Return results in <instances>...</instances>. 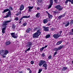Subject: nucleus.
Masks as SVG:
<instances>
[{
    "mask_svg": "<svg viewBox=\"0 0 73 73\" xmlns=\"http://www.w3.org/2000/svg\"><path fill=\"white\" fill-rule=\"evenodd\" d=\"M44 63H45L44 64ZM45 63H46V62L44 60H40V62H39V63H38V65L40 67H41L42 65H43V67H44L45 70H46L47 69V64Z\"/></svg>",
    "mask_w": 73,
    "mask_h": 73,
    "instance_id": "obj_1",
    "label": "nucleus"
},
{
    "mask_svg": "<svg viewBox=\"0 0 73 73\" xmlns=\"http://www.w3.org/2000/svg\"><path fill=\"white\" fill-rule=\"evenodd\" d=\"M41 32L40 31V30H38L33 35V37L34 38H36L37 37H38L41 35Z\"/></svg>",
    "mask_w": 73,
    "mask_h": 73,
    "instance_id": "obj_2",
    "label": "nucleus"
},
{
    "mask_svg": "<svg viewBox=\"0 0 73 73\" xmlns=\"http://www.w3.org/2000/svg\"><path fill=\"white\" fill-rule=\"evenodd\" d=\"M11 21H3L2 24V26H4L6 27H8V25L10 23Z\"/></svg>",
    "mask_w": 73,
    "mask_h": 73,
    "instance_id": "obj_3",
    "label": "nucleus"
},
{
    "mask_svg": "<svg viewBox=\"0 0 73 73\" xmlns=\"http://www.w3.org/2000/svg\"><path fill=\"white\" fill-rule=\"evenodd\" d=\"M11 35L12 37L14 38H17V36H18L17 34H15V33H11Z\"/></svg>",
    "mask_w": 73,
    "mask_h": 73,
    "instance_id": "obj_4",
    "label": "nucleus"
},
{
    "mask_svg": "<svg viewBox=\"0 0 73 73\" xmlns=\"http://www.w3.org/2000/svg\"><path fill=\"white\" fill-rule=\"evenodd\" d=\"M55 8L57 9H58L59 11H61L63 9V8H61V6L60 5H56L55 7Z\"/></svg>",
    "mask_w": 73,
    "mask_h": 73,
    "instance_id": "obj_5",
    "label": "nucleus"
},
{
    "mask_svg": "<svg viewBox=\"0 0 73 73\" xmlns=\"http://www.w3.org/2000/svg\"><path fill=\"white\" fill-rule=\"evenodd\" d=\"M50 4L49 5V6L48 7V9H49L52 7V5L53 3V0H49Z\"/></svg>",
    "mask_w": 73,
    "mask_h": 73,
    "instance_id": "obj_6",
    "label": "nucleus"
},
{
    "mask_svg": "<svg viewBox=\"0 0 73 73\" xmlns=\"http://www.w3.org/2000/svg\"><path fill=\"white\" fill-rule=\"evenodd\" d=\"M53 37L55 38L56 39H57L59 37H60V35H59V34L58 33H57L56 34H54Z\"/></svg>",
    "mask_w": 73,
    "mask_h": 73,
    "instance_id": "obj_7",
    "label": "nucleus"
},
{
    "mask_svg": "<svg viewBox=\"0 0 73 73\" xmlns=\"http://www.w3.org/2000/svg\"><path fill=\"white\" fill-rule=\"evenodd\" d=\"M11 16V10H9L7 13V15H6V16L4 17V18H8V17H9Z\"/></svg>",
    "mask_w": 73,
    "mask_h": 73,
    "instance_id": "obj_8",
    "label": "nucleus"
},
{
    "mask_svg": "<svg viewBox=\"0 0 73 73\" xmlns=\"http://www.w3.org/2000/svg\"><path fill=\"white\" fill-rule=\"evenodd\" d=\"M43 28V30L45 32H48V31H49V27H45V26H43L42 27Z\"/></svg>",
    "mask_w": 73,
    "mask_h": 73,
    "instance_id": "obj_9",
    "label": "nucleus"
},
{
    "mask_svg": "<svg viewBox=\"0 0 73 73\" xmlns=\"http://www.w3.org/2000/svg\"><path fill=\"white\" fill-rule=\"evenodd\" d=\"M2 27H4L1 29L2 33H3V34H4V33H5V31L6 30V28H7V27H6V26H2Z\"/></svg>",
    "mask_w": 73,
    "mask_h": 73,
    "instance_id": "obj_10",
    "label": "nucleus"
},
{
    "mask_svg": "<svg viewBox=\"0 0 73 73\" xmlns=\"http://www.w3.org/2000/svg\"><path fill=\"white\" fill-rule=\"evenodd\" d=\"M28 11L29 12H31V10L33 9V8H34V6H29L28 7Z\"/></svg>",
    "mask_w": 73,
    "mask_h": 73,
    "instance_id": "obj_11",
    "label": "nucleus"
},
{
    "mask_svg": "<svg viewBox=\"0 0 73 73\" xmlns=\"http://www.w3.org/2000/svg\"><path fill=\"white\" fill-rule=\"evenodd\" d=\"M24 9V5H22L19 8L20 10V11H22V10H23V9Z\"/></svg>",
    "mask_w": 73,
    "mask_h": 73,
    "instance_id": "obj_12",
    "label": "nucleus"
},
{
    "mask_svg": "<svg viewBox=\"0 0 73 73\" xmlns=\"http://www.w3.org/2000/svg\"><path fill=\"white\" fill-rule=\"evenodd\" d=\"M4 53V50H2L0 51V55L1 56H2L3 55Z\"/></svg>",
    "mask_w": 73,
    "mask_h": 73,
    "instance_id": "obj_13",
    "label": "nucleus"
},
{
    "mask_svg": "<svg viewBox=\"0 0 73 73\" xmlns=\"http://www.w3.org/2000/svg\"><path fill=\"white\" fill-rule=\"evenodd\" d=\"M70 24V23L69 21H68L66 23H65V25H64L65 27H68V26H69Z\"/></svg>",
    "mask_w": 73,
    "mask_h": 73,
    "instance_id": "obj_14",
    "label": "nucleus"
},
{
    "mask_svg": "<svg viewBox=\"0 0 73 73\" xmlns=\"http://www.w3.org/2000/svg\"><path fill=\"white\" fill-rule=\"evenodd\" d=\"M11 42L9 41H7L5 42V45L6 46L9 45L11 44Z\"/></svg>",
    "mask_w": 73,
    "mask_h": 73,
    "instance_id": "obj_15",
    "label": "nucleus"
},
{
    "mask_svg": "<svg viewBox=\"0 0 73 73\" xmlns=\"http://www.w3.org/2000/svg\"><path fill=\"white\" fill-rule=\"evenodd\" d=\"M68 68L67 67H63L62 68V72H63L64 71H65V70H66Z\"/></svg>",
    "mask_w": 73,
    "mask_h": 73,
    "instance_id": "obj_16",
    "label": "nucleus"
},
{
    "mask_svg": "<svg viewBox=\"0 0 73 73\" xmlns=\"http://www.w3.org/2000/svg\"><path fill=\"white\" fill-rule=\"evenodd\" d=\"M35 16L37 18H39L40 16V14L39 13H37L36 14Z\"/></svg>",
    "mask_w": 73,
    "mask_h": 73,
    "instance_id": "obj_17",
    "label": "nucleus"
},
{
    "mask_svg": "<svg viewBox=\"0 0 73 73\" xmlns=\"http://www.w3.org/2000/svg\"><path fill=\"white\" fill-rule=\"evenodd\" d=\"M42 0H37L36 3L37 4H39V3H42Z\"/></svg>",
    "mask_w": 73,
    "mask_h": 73,
    "instance_id": "obj_18",
    "label": "nucleus"
},
{
    "mask_svg": "<svg viewBox=\"0 0 73 73\" xmlns=\"http://www.w3.org/2000/svg\"><path fill=\"white\" fill-rule=\"evenodd\" d=\"M31 17V16L30 15H29L28 16H23L22 17L23 19H27V18H30Z\"/></svg>",
    "mask_w": 73,
    "mask_h": 73,
    "instance_id": "obj_19",
    "label": "nucleus"
},
{
    "mask_svg": "<svg viewBox=\"0 0 73 73\" xmlns=\"http://www.w3.org/2000/svg\"><path fill=\"white\" fill-rule=\"evenodd\" d=\"M11 11V10L9 9H6L4 10L3 13H5V12H8V11Z\"/></svg>",
    "mask_w": 73,
    "mask_h": 73,
    "instance_id": "obj_20",
    "label": "nucleus"
},
{
    "mask_svg": "<svg viewBox=\"0 0 73 73\" xmlns=\"http://www.w3.org/2000/svg\"><path fill=\"white\" fill-rule=\"evenodd\" d=\"M48 20L45 19L43 20V23L44 24H46V23H48Z\"/></svg>",
    "mask_w": 73,
    "mask_h": 73,
    "instance_id": "obj_21",
    "label": "nucleus"
},
{
    "mask_svg": "<svg viewBox=\"0 0 73 73\" xmlns=\"http://www.w3.org/2000/svg\"><path fill=\"white\" fill-rule=\"evenodd\" d=\"M27 46H32V42H29V43L27 44Z\"/></svg>",
    "mask_w": 73,
    "mask_h": 73,
    "instance_id": "obj_22",
    "label": "nucleus"
},
{
    "mask_svg": "<svg viewBox=\"0 0 73 73\" xmlns=\"http://www.w3.org/2000/svg\"><path fill=\"white\" fill-rule=\"evenodd\" d=\"M15 28H16V26H15V24L13 25L11 27V29H15Z\"/></svg>",
    "mask_w": 73,
    "mask_h": 73,
    "instance_id": "obj_23",
    "label": "nucleus"
},
{
    "mask_svg": "<svg viewBox=\"0 0 73 73\" xmlns=\"http://www.w3.org/2000/svg\"><path fill=\"white\" fill-rule=\"evenodd\" d=\"M50 37V35L49 34H48L46 35L45 36L46 38H49Z\"/></svg>",
    "mask_w": 73,
    "mask_h": 73,
    "instance_id": "obj_24",
    "label": "nucleus"
},
{
    "mask_svg": "<svg viewBox=\"0 0 73 73\" xmlns=\"http://www.w3.org/2000/svg\"><path fill=\"white\" fill-rule=\"evenodd\" d=\"M48 17L50 19H52V17H53V16L52 15H50L49 14V15H48Z\"/></svg>",
    "mask_w": 73,
    "mask_h": 73,
    "instance_id": "obj_25",
    "label": "nucleus"
},
{
    "mask_svg": "<svg viewBox=\"0 0 73 73\" xmlns=\"http://www.w3.org/2000/svg\"><path fill=\"white\" fill-rule=\"evenodd\" d=\"M30 31H31V28H29L26 30V32H27V33H29Z\"/></svg>",
    "mask_w": 73,
    "mask_h": 73,
    "instance_id": "obj_26",
    "label": "nucleus"
},
{
    "mask_svg": "<svg viewBox=\"0 0 73 73\" xmlns=\"http://www.w3.org/2000/svg\"><path fill=\"white\" fill-rule=\"evenodd\" d=\"M62 41H58L57 42L56 44L57 45H60V44H61L62 43Z\"/></svg>",
    "mask_w": 73,
    "mask_h": 73,
    "instance_id": "obj_27",
    "label": "nucleus"
},
{
    "mask_svg": "<svg viewBox=\"0 0 73 73\" xmlns=\"http://www.w3.org/2000/svg\"><path fill=\"white\" fill-rule=\"evenodd\" d=\"M73 24V19L71 20H70V25H72Z\"/></svg>",
    "mask_w": 73,
    "mask_h": 73,
    "instance_id": "obj_28",
    "label": "nucleus"
},
{
    "mask_svg": "<svg viewBox=\"0 0 73 73\" xmlns=\"http://www.w3.org/2000/svg\"><path fill=\"white\" fill-rule=\"evenodd\" d=\"M64 46V45H60V46L59 47H58L59 50H60L62 48V47Z\"/></svg>",
    "mask_w": 73,
    "mask_h": 73,
    "instance_id": "obj_29",
    "label": "nucleus"
},
{
    "mask_svg": "<svg viewBox=\"0 0 73 73\" xmlns=\"http://www.w3.org/2000/svg\"><path fill=\"white\" fill-rule=\"evenodd\" d=\"M59 50L58 48H55L54 49V51H57L58 50Z\"/></svg>",
    "mask_w": 73,
    "mask_h": 73,
    "instance_id": "obj_30",
    "label": "nucleus"
},
{
    "mask_svg": "<svg viewBox=\"0 0 73 73\" xmlns=\"http://www.w3.org/2000/svg\"><path fill=\"white\" fill-rule=\"evenodd\" d=\"M66 12H65L63 14L61 15V16H62V17H65V16L66 15Z\"/></svg>",
    "mask_w": 73,
    "mask_h": 73,
    "instance_id": "obj_31",
    "label": "nucleus"
},
{
    "mask_svg": "<svg viewBox=\"0 0 73 73\" xmlns=\"http://www.w3.org/2000/svg\"><path fill=\"white\" fill-rule=\"evenodd\" d=\"M14 20L15 21H18L19 20V18L18 17H16L14 19Z\"/></svg>",
    "mask_w": 73,
    "mask_h": 73,
    "instance_id": "obj_32",
    "label": "nucleus"
},
{
    "mask_svg": "<svg viewBox=\"0 0 73 73\" xmlns=\"http://www.w3.org/2000/svg\"><path fill=\"white\" fill-rule=\"evenodd\" d=\"M62 17V15H61L58 17V18L59 20H61V19Z\"/></svg>",
    "mask_w": 73,
    "mask_h": 73,
    "instance_id": "obj_33",
    "label": "nucleus"
},
{
    "mask_svg": "<svg viewBox=\"0 0 73 73\" xmlns=\"http://www.w3.org/2000/svg\"><path fill=\"white\" fill-rule=\"evenodd\" d=\"M42 70V69H39V71L38 72V73H40L41 72V71Z\"/></svg>",
    "mask_w": 73,
    "mask_h": 73,
    "instance_id": "obj_34",
    "label": "nucleus"
},
{
    "mask_svg": "<svg viewBox=\"0 0 73 73\" xmlns=\"http://www.w3.org/2000/svg\"><path fill=\"white\" fill-rule=\"evenodd\" d=\"M44 47H42V48H40V52H42L44 50Z\"/></svg>",
    "mask_w": 73,
    "mask_h": 73,
    "instance_id": "obj_35",
    "label": "nucleus"
},
{
    "mask_svg": "<svg viewBox=\"0 0 73 73\" xmlns=\"http://www.w3.org/2000/svg\"><path fill=\"white\" fill-rule=\"evenodd\" d=\"M69 2H71L72 4H73V0H69Z\"/></svg>",
    "mask_w": 73,
    "mask_h": 73,
    "instance_id": "obj_36",
    "label": "nucleus"
},
{
    "mask_svg": "<svg viewBox=\"0 0 73 73\" xmlns=\"http://www.w3.org/2000/svg\"><path fill=\"white\" fill-rule=\"evenodd\" d=\"M9 10H11V11H12V10H13V8H12V7H9Z\"/></svg>",
    "mask_w": 73,
    "mask_h": 73,
    "instance_id": "obj_37",
    "label": "nucleus"
},
{
    "mask_svg": "<svg viewBox=\"0 0 73 73\" xmlns=\"http://www.w3.org/2000/svg\"><path fill=\"white\" fill-rule=\"evenodd\" d=\"M54 3H56V4H57V3H58L57 1H58V0H54Z\"/></svg>",
    "mask_w": 73,
    "mask_h": 73,
    "instance_id": "obj_38",
    "label": "nucleus"
},
{
    "mask_svg": "<svg viewBox=\"0 0 73 73\" xmlns=\"http://www.w3.org/2000/svg\"><path fill=\"white\" fill-rule=\"evenodd\" d=\"M57 52H54V54L53 55V57H54V56H55V55H56V54H57Z\"/></svg>",
    "mask_w": 73,
    "mask_h": 73,
    "instance_id": "obj_39",
    "label": "nucleus"
},
{
    "mask_svg": "<svg viewBox=\"0 0 73 73\" xmlns=\"http://www.w3.org/2000/svg\"><path fill=\"white\" fill-rule=\"evenodd\" d=\"M54 29H55L54 28H52L51 29V31H53Z\"/></svg>",
    "mask_w": 73,
    "mask_h": 73,
    "instance_id": "obj_40",
    "label": "nucleus"
},
{
    "mask_svg": "<svg viewBox=\"0 0 73 73\" xmlns=\"http://www.w3.org/2000/svg\"><path fill=\"white\" fill-rule=\"evenodd\" d=\"M5 53H6L7 54H8V53H9V52L7 50H5Z\"/></svg>",
    "mask_w": 73,
    "mask_h": 73,
    "instance_id": "obj_41",
    "label": "nucleus"
},
{
    "mask_svg": "<svg viewBox=\"0 0 73 73\" xmlns=\"http://www.w3.org/2000/svg\"><path fill=\"white\" fill-rule=\"evenodd\" d=\"M38 28V27H35V28H34L33 30H34V31H36V30H37V29Z\"/></svg>",
    "mask_w": 73,
    "mask_h": 73,
    "instance_id": "obj_42",
    "label": "nucleus"
},
{
    "mask_svg": "<svg viewBox=\"0 0 73 73\" xmlns=\"http://www.w3.org/2000/svg\"><path fill=\"white\" fill-rule=\"evenodd\" d=\"M31 64H32V65H33V64H34V61H31Z\"/></svg>",
    "mask_w": 73,
    "mask_h": 73,
    "instance_id": "obj_43",
    "label": "nucleus"
},
{
    "mask_svg": "<svg viewBox=\"0 0 73 73\" xmlns=\"http://www.w3.org/2000/svg\"><path fill=\"white\" fill-rule=\"evenodd\" d=\"M48 58L49 59H51L52 58V56L51 55L49 56Z\"/></svg>",
    "mask_w": 73,
    "mask_h": 73,
    "instance_id": "obj_44",
    "label": "nucleus"
},
{
    "mask_svg": "<svg viewBox=\"0 0 73 73\" xmlns=\"http://www.w3.org/2000/svg\"><path fill=\"white\" fill-rule=\"evenodd\" d=\"M27 23H25L23 24V26H26L27 25Z\"/></svg>",
    "mask_w": 73,
    "mask_h": 73,
    "instance_id": "obj_45",
    "label": "nucleus"
},
{
    "mask_svg": "<svg viewBox=\"0 0 73 73\" xmlns=\"http://www.w3.org/2000/svg\"><path fill=\"white\" fill-rule=\"evenodd\" d=\"M2 57L3 58H5V57H6V56L5 55H4V54H3L2 55Z\"/></svg>",
    "mask_w": 73,
    "mask_h": 73,
    "instance_id": "obj_46",
    "label": "nucleus"
},
{
    "mask_svg": "<svg viewBox=\"0 0 73 73\" xmlns=\"http://www.w3.org/2000/svg\"><path fill=\"white\" fill-rule=\"evenodd\" d=\"M62 31H60L59 32V34H60V35H60V36H61V34L62 33Z\"/></svg>",
    "mask_w": 73,
    "mask_h": 73,
    "instance_id": "obj_47",
    "label": "nucleus"
},
{
    "mask_svg": "<svg viewBox=\"0 0 73 73\" xmlns=\"http://www.w3.org/2000/svg\"><path fill=\"white\" fill-rule=\"evenodd\" d=\"M68 1H69V0H66V1L65 2V3L66 4H67L68 3Z\"/></svg>",
    "mask_w": 73,
    "mask_h": 73,
    "instance_id": "obj_48",
    "label": "nucleus"
},
{
    "mask_svg": "<svg viewBox=\"0 0 73 73\" xmlns=\"http://www.w3.org/2000/svg\"><path fill=\"white\" fill-rule=\"evenodd\" d=\"M30 49H31V47H29V48H27V51H28L29 50H30Z\"/></svg>",
    "mask_w": 73,
    "mask_h": 73,
    "instance_id": "obj_49",
    "label": "nucleus"
},
{
    "mask_svg": "<svg viewBox=\"0 0 73 73\" xmlns=\"http://www.w3.org/2000/svg\"><path fill=\"white\" fill-rule=\"evenodd\" d=\"M46 13L48 14V15H50V14L47 11H46Z\"/></svg>",
    "mask_w": 73,
    "mask_h": 73,
    "instance_id": "obj_50",
    "label": "nucleus"
},
{
    "mask_svg": "<svg viewBox=\"0 0 73 73\" xmlns=\"http://www.w3.org/2000/svg\"><path fill=\"white\" fill-rule=\"evenodd\" d=\"M42 57H44V56H45V54H42Z\"/></svg>",
    "mask_w": 73,
    "mask_h": 73,
    "instance_id": "obj_51",
    "label": "nucleus"
},
{
    "mask_svg": "<svg viewBox=\"0 0 73 73\" xmlns=\"http://www.w3.org/2000/svg\"><path fill=\"white\" fill-rule=\"evenodd\" d=\"M52 12L54 13V14H55L56 13V12L55 11H52Z\"/></svg>",
    "mask_w": 73,
    "mask_h": 73,
    "instance_id": "obj_52",
    "label": "nucleus"
},
{
    "mask_svg": "<svg viewBox=\"0 0 73 73\" xmlns=\"http://www.w3.org/2000/svg\"><path fill=\"white\" fill-rule=\"evenodd\" d=\"M48 47V45H46L44 46V47H43V48H44H44H47V47Z\"/></svg>",
    "mask_w": 73,
    "mask_h": 73,
    "instance_id": "obj_53",
    "label": "nucleus"
},
{
    "mask_svg": "<svg viewBox=\"0 0 73 73\" xmlns=\"http://www.w3.org/2000/svg\"><path fill=\"white\" fill-rule=\"evenodd\" d=\"M37 9L38 10H39V9H40V8L39 7H37Z\"/></svg>",
    "mask_w": 73,
    "mask_h": 73,
    "instance_id": "obj_54",
    "label": "nucleus"
},
{
    "mask_svg": "<svg viewBox=\"0 0 73 73\" xmlns=\"http://www.w3.org/2000/svg\"><path fill=\"white\" fill-rule=\"evenodd\" d=\"M23 18L22 17H21V19H20V20H19V21H21V20H23Z\"/></svg>",
    "mask_w": 73,
    "mask_h": 73,
    "instance_id": "obj_55",
    "label": "nucleus"
},
{
    "mask_svg": "<svg viewBox=\"0 0 73 73\" xmlns=\"http://www.w3.org/2000/svg\"><path fill=\"white\" fill-rule=\"evenodd\" d=\"M7 53H6V52H5L3 54L5 55V56H6L7 55Z\"/></svg>",
    "mask_w": 73,
    "mask_h": 73,
    "instance_id": "obj_56",
    "label": "nucleus"
},
{
    "mask_svg": "<svg viewBox=\"0 0 73 73\" xmlns=\"http://www.w3.org/2000/svg\"><path fill=\"white\" fill-rule=\"evenodd\" d=\"M19 13L20 14H21V10H20L19 12Z\"/></svg>",
    "mask_w": 73,
    "mask_h": 73,
    "instance_id": "obj_57",
    "label": "nucleus"
},
{
    "mask_svg": "<svg viewBox=\"0 0 73 73\" xmlns=\"http://www.w3.org/2000/svg\"><path fill=\"white\" fill-rule=\"evenodd\" d=\"M48 25V26H49V25H50V23H48L47 24Z\"/></svg>",
    "mask_w": 73,
    "mask_h": 73,
    "instance_id": "obj_58",
    "label": "nucleus"
},
{
    "mask_svg": "<svg viewBox=\"0 0 73 73\" xmlns=\"http://www.w3.org/2000/svg\"><path fill=\"white\" fill-rule=\"evenodd\" d=\"M19 73H23V71H21V72H19Z\"/></svg>",
    "mask_w": 73,
    "mask_h": 73,
    "instance_id": "obj_59",
    "label": "nucleus"
},
{
    "mask_svg": "<svg viewBox=\"0 0 73 73\" xmlns=\"http://www.w3.org/2000/svg\"><path fill=\"white\" fill-rule=\"evenodd\" d=\"M29 73H32V71H31V70H30L29 71Z\"/></svg>",
    "mask_w": 73,
    "mask_h": 73,
    "instance_id": "obj_60",
    "label": "nucleus"
},
{
    "mask_svg": "<svg viewBox=\"0 0 73 73\" xmlns=\"http://www.w3.org/2000/svg\"><path fill=\"white\" fill-rule=\"evenodd\" d=\"M17 14H18V15H21V14H20V13H19V12H18V13H17Z\"/></svg>",
    "mask_w": 73,
    "mask_h": 73,
    "instance_id": "obj_61",
    "label": "nucleus"
},
{
    "mask_svg": "<svg viewBox=\"0 0 73 73\" xmlns=\"http://www.w3.org/2000/svg\"><path fill=\"white\" fill-rule=\"evenodd\" d=\"M21 23V21H20L19 22V23L20 24Z\"/></svg>",
    "mask_w": 73,
    "mask_h": 73,
    "instance_id": "obj_62",
    "label": "nucleus"
},
{
    "mask_svg": "<svg viewBox=\"0 0 73 73\" xmlns=\"http://www.w3.org/2000/svg\"><path fill=\"white\" fill-rule=\"evenodd\" d=\"M27 70H30V68H28L27 69Z\"/></svg>",
    "mask_w": 73,
    "mask_h": 73,
    "instance_id": "obj_63",
    "label": "nucleus"
},
{
    "mask_svg": "<svg viewBox=\"0 0 73 73\" xmlns=\"http://www.w3.org/2000/svg\"><path fill=\"white\" fill-rule=\"evenodd\" d=\"M72 32L73 33V29H72L71 30Z\"/></svg>",
    "mask_w": 73,
    "mask_h": 73,
    "instance_id": "obj_64",
    "label": "nucleus"
}]
</instances>
